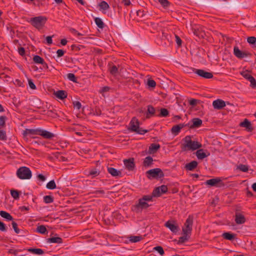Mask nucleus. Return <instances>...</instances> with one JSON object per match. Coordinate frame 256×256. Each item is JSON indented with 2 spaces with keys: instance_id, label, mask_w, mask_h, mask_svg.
<instances>
[{
  "instance_id": "25",
  "label": "nucleus",
  "mask_w": 256,
  "mask_h": 256,
  "mask_svg": "<svg viewBox=\"0 0 256 256\" xmlns=\"http://www.w3.org/2000/svg\"><path fill=\"white\" fill-rule=\"evenodd\" d=\"M24 250H27L28 252H31L32 254H44V250L41 248H29L28 249H24Z\"/></svg>"
},
{
  "instance_id": "56",
  "label": "nucleus",
  "mask_w": 256,
  "mask_h": 256,
  "mask_svg": "<svg viewBox=\"0 0 256 256\" xmlns=\"http://www.w3.org/2000/svg\"><path fill=\"white\" fill-rule=\"evenodd\" d=\"M248 81L250 82V86L252 88H256V80L253 76Z\"/></svg>"
},
{
  "instance_id": "60",
  "label": "nucleus",
  "mask_w": 256,
  "mask_h": 256,
  "mask_svg": "<svg viewBox=\"0 0 256 256\" xmlns=\"http://www.w3.org/2000/svg\"><path fill=\"white\" fill-rule=\"evenodd\" d=\"M64 52H65L62 50H60V49L56 51L58 57L60 58V57L62 56H64Z\"/></svg>"
},
{
  "instance_id": "63",
  "label": "nucleus",
  "mask_w": 256,
  "mask_h": 256,
  "mask_svg": "<svg viewBox=\"0 0 256 256\" xmlns=\"http://www.w3.org/2000/svg\"><path fill=\"white\" fill-rule=\"evenodd\" d=\"M198 100L196 99H192L189 101L190 105L194 106L197 104Z\"/></svg>"
},
{
  "instance_id": "43",
  "label": "nucleus",
  "mask_w": 256,
  "mask_h": 256,
  "mask_svg": "<svg viewBox=\"0 0 256 256\" xmlns=\"http://www.w3.org/2000/svg\"><path fill=\"white\" fill-rule=\"evenodd\" d=\"M247 42L250 44H254L256 47V38L254 36H250L247 38Z\"/></svg>"
},
{
  "instance_id": "29",
  "label": "nucleus",
  "mask_w": 256,
  "mask_h": 256,
  "mask_svg": "<svg viewBox=\"0 0 256 256\" xmlns=\"http://www.w3.org/2000/svg\"><path fill=\"white\" fill-rule=\"evenodd\" d=\"M47 242L50 243L62 244V240L60 237H52L47 239Z\"/></svg>"
},
{
  "instance_id": "28",
  "label": "nucleus",
  "mask_w": 256,
  "mask_h": 256,
  "mask_svg": "<svg viewBox=\"0 0 256 256\" xmlns=\"http://www.w3.org/2000/svg\"><path fill=\"white\" fill-rule=\"evenodd\" d=\"M39 128L37 129H28L26 128L24 131L23 135L26 136L28 134H38V135Z\"/></svg>"
},
{
  "instance_id": "46",
  "label": "nucleus",
  "mask_w": 256,
  "mask_h": 256,
  "mask_svg": "<svg viewBox=\"0 0 256 256\" xmlns=\"http://www.w3.org/2000/svg\"><path fill=\"white\" fill-rule=\"evenodd\" d=\"M154 250L157 251L161 256L164 254L163 248L161 246H157L154 248Z\"/></svg>"
},
{
  "instance_id": "8",
  "label": "nucleus",
  "mask_w": 256,
  "mask_h": 256,
  "mask_svg": "<svg viewBox=\"0 0 256 256\" xmlns=\"http://www.w3.org/2000/svg\"><path fill=\"white\" fill-rule=\"evenodd\" d=\"M150 206V205L144 200L142 199H139L138 202L136 205L133 206V210L136 212H138L140 210L142 209H145Z\"/></svg>"
},
{
  "instance_id": "13",
  "label": "nucleus",
  "mask_w": 256,
  "mask_h": 256,
  "mask_svg": "<svg viewBox=\"0 0 256 256\" xmlns=\"http://www.w3.org/2000/svg\"><path fill=\"white\" fill-rule=\"evenodd\" d=\"M124 163L126 168L128 170H133L135 168V164L134 158L125 159L124 160Z\"/></svg>"
},
{
  "instance_id": "58",
  "label": "nucleus",
  "mask_w": 256,
  "mask_h": 256,
  "mask_svg": "<svg viewBox=\"0 0 256 256\" xmlns=\"http://www.w3.org/2000/svg\"><path fill=\"white\" fill-rule=\"evenodd\" d=\"M0 230L2 232L6 231V224L0 220Z\"/></svg>"
},
{
  "instance_id": "40",
  "label": "nucleus",
  "mask_w": 256,
  "mask_h": 256,
  "mask_svg": "<svg viewBox=\"0 0 256 256\" xmlns=\"http://www.w3.org/2000/svg\"><path fill=\"white\" fill-rule=\"evenodd\" d=\"M99 6H100V9L103 10H108L110 8L108 4L104 0H102L99 4Z\"/></svg>"
},
{
  "instance_id": "55",
  "label": "nucleus",
  "mask_w": 256,
  "mask_h": 256,
  "mask_svg": "<svg viewBox=\"0 0 256 256\" xmlns=\"http://www.w3.org/2000/svg\"><path fill=\"white\" fill-rule=\"evenodd\" d=\"M148 85L149 87L154 88L156 86V82L152 80H148Z\"/></svg>"
},
{
  "instance_id": "32",
  "label": "nucleus",
  "mask_w": 256,
  "mask_h": 256,
  "mask_svg": "<svg viewBox=\"0 0 256 256\" xmlns=\"http://www.w3.org/2000/svg\"><path fill=\"white\" fill-rule=\"evenodd\" d=\"M100 174V170H98L96 168H92L90 170L89 172L88 176H91L92 178H94L98 176Z\"/></svg>"
},
{
  "instance_id": "22",
  "label": "nucleus",
  "mask_w": 256,
  "mask_h": 256,
  "mask_svg": "<svg viewBox=\"0 0 256 256\" xmlns=\"http://www.w3.org/2000/svg\"><path fill=\"white\" fill-rule=\"evenodd\" d=\"M192 124L190 126H188L190 128H198L202 124V120L199 118H194L192 119Z\"/></svg>"
},
{
  "instance_id": "14",
  "label": "nucleus",
  "mask_w": 256,
  "mask_h": 256,
  "mask_svg": "<svg viewBox=\"0 0 256 256\" xmlns=\"http://www.w3.org/2000/svg\"><path fill=\"white\" fill-rule=\"evenodd\" d=\"M38 135L48 140L52 139L54 136V134L53 133L40 128H39Z\"/></svg>"
},
{
  "instance_id": "51",
  "label": "nucleus",
  "mask_w": 256,
  "mask_h": 256,
  "mask_svg": "<svg viewBox=\"0 0 256 256\" xmlns=\"http://www.w3.org/2000/svg\"><path fill=\"white\" fill-rule=\"evenodd\" d=\"M12 228H14L15 232L16 234H19L20 232V230L18 227V224L15 222H12Z\"/></svg>"
},
{
  "instance_id": "45",
  "label": "nucleus",
  "mask_w": 256,
  "mask_h": 256,
  "mask_svg": "<svg viewBox=\"0 0 256 256\" xmlns=\"http://www.w3.org/2000/svg\"><path fill=\"white\" fill-rule=\"evenodd\" d=\"M238 169L240 170H241L242 172H246L248 171V166L246 165H245V164H240L238 166Z\"/></svg>"
},
{
  "instance_id": "4",
  "label": "nucleus",
  "mask_w": 256,
  "mask_h": 256,
  "mask_svg": "<svg viewBox=\"0 0 256 256\" xmlns=\"http://www.w3.org/2000/svg\"><path fill=\"white\" fill-rule=\"evenodd\" d=\"M17 176L21 180L30 179L32 176V173L30 168L26 166H21L16 171Z\"/></svg>"
},
{
  "instance_id": "26",
  "label": "nucleus",
  "mask_w": 256,
  "mask_h": 256,
  "mask_svg": "<svg viewBox=\"0 0 256 256\" xmlns=\"http://www.w3.org/2000/svg\"><path fill=\"white\" fill-rule=\"evenodd\" d=\"M160 148V145L159 144H156L152 143V144L148 148V153L152 154L155 153Z\"/></svg>"
},
{
  "instance_id": "61",
  "label": "nucleus",
  "mask_w": 256,
  "mask_h": 256,
  "mask_svg": "<svg viewBox=\"0 0 256 256\" xmlns=\"http://www.w3.org/2000/svg\"><path fill=\"white\" fill-rule=\"evenodd\" d=\"M28 85L32 89V90L36 89V86L34 84L32 80H28Z\"/></svg>"
},
{
  "instance_id": "16",
  "label": "nucleus",
  "mask_w": 256,
  "mask_h": 256,
  "mask_svg": "<svg viewBox=\"0 0 256 256\" xmlns=\"http://www.w3.org/2000/svg\"><path fill=\"white\" fill-rule=\"evenodd\" d=\"M240 126L245 128L248 132H251L254 130V128L250 122L246 118L244 119L242 122L240 124Z\"/></svg>"
},
{
  "instance_id": "17",
  "label": "nucleus",
  "mask_w": 256,
  "mask_h": 256,
  "mask_svg": "<svg viewBox=\"0 0 256 256\" xmlns=\"http://www.w3.org/2000/svg\"><path fill=\"white\" fill-rule=\"evenodd\" d=\"M235 222L238 224H243L246 222L244 216L238 212H236L235 214Z\"/></svg>"
},
{
  "instance_id": "3",
  "label": "nucleus",
  "mask_w": 256,
  "mask_h": 256,
  "mask_svg": "<svg viewBox=\"0 0 256 256\" xmlns=\"http://www.w3.org/2000/svg\"><path fill=\"white\" fill-rule=\"evenodd\" d=\"M47 18L44 16H38L31 18L28 22L37 29L41 28L46 24Z\"/></svg>"
},
{
  "instance_id": "49",
  "label": "nucleus",
  "mask_w": 256,
  "mask_h": 256,
  "mask_svg": "<svg viewBox=\"0 0 256 256\" xmlns=\"http://www.w3.org/2000/svg\"><path fill=\"white\" fill-rule=\"evenodd\" d=\"M241 74L242 76L244 78L247 80H249L252 78L250 74H248L247 72H241Z\"/></svg>"
},
{
  "instance_id": "12",
  "label": "nucleus",
  "mask_w": 256,
  "mask_h": 256,
  "mask_svg": "<svg viewBox=\"0 0 256 256\" xmlns=\"http://www.w3.org/2000/svg\"><path fill=\"white\" fill-rule=\"evenodd\" d=\"M164 226L174 233L177 232L179 230L178 226L174 221L168 220L165 223Z\"/></svg>"
},
{
  "instance_id": "6",
  "label": "nucleus",
  "mask_w": 256,
  "mask_h": 256,
  "mask_svg": "<svg viewBox=\"0 0 256 256\" xmlns=\"http://www.w3.org/2000/svg\"><path fill=\"white\" fill-rule=\"evenodd\" d=\"M193 224V217L189 216L182 228V232L184 234H190L192 230V226Z\"/></svg>"
},
{
  "instance_id": "1",
  "label": "nucleus",
  "mask_w": 256,
  "mask_h": 256,
  "mask_svg": "<svg viewBox=\"0 0 256 256\" xmlns=\"http://www.w3.org/2000/svg\"><path fill=\"white\" fill-rule=\"evenodd\" d=\"M184 143L182 145V151L194 150L202 147L200 143L197 141H192L190 136H186L184 139Z\"/></svg>"
},
{
  "instance_id": "5",
  "label": "nucleus",
  "mask_w": 256,
  "mask_h": 256,
  "mask_svg": "<svg viewBox=\"0 0 256 256\" xmlns=\"http://www.w3.org/2000/svg\"><path fill=\"white\" fill-rule=\"evenodd\" d=\"M146 175L148 179L161 178L164 176V172L160 168H155L148 170Z\"/></svg>"
},
{
  "instance_id": "42",
  "label": "nucleus",
  "mask_w": 256,
  "mask_h": 256,
  "mask_svg": "<svg viewBox=\"0 0 256 256\" xmlns=\"http://www.w3.org/2000/svg\"><path fill=\"white\" fill-rule=\"evenodd\" d=\"M110 72L111 74L115 76L118 72V68L115 65H113L109 68Z\"/></svg>"
},
{
  "instance_id": "36",
  "label": "nucleus",
  "mask_w": 256,
  "mask_h": 256,
  "mask_svg": "<svg viewBox=\"0 0 256 256\" xmlns=\"http://www.w3.org/2000/svg\"><path fill=\"white\" fill-rule=\"evenodd\" d=\"M33 60L36 64H44V60L38 55H36L34 56Z\"/></svg>"
},
{
  "instance_id": "10",
  "label": "nucleus",
  "mask_w": 256,
  "mask_h": 256,
  "mask_svg": "<svg viewBox=\"0 0 256 256\" xmlns=\"http://www.w3.org/2000/svg\"><path fill=\"white\" fill-rule=\"evenodd\" d=\"M195 73L204 78L210 79L213 78V74L212 72H206L204 70L197 69L196 70Z\"/></svg>"
},
{
  "instance_id": "48",
  "label": "nucleus",
  "mask_w": 256,
  "mask_h": 256,
  "mask_svg": "<svg viewBox=\"0 0 256 256\" xmlns=\"http://www.w3.org/2000/svg\"><path fill=\"white\" fill-rule=\"evenodd\" d=\"M67 77L69 79V80L73 82H76V78L74 74L69 73L67 74Z\"/></svg>"
},
{
  "instance_id": "39",
  "label": "nucleus",
  "mask_w": 256,
  "mask_h": 256,
  "mask_svg": "<svg viewBox=\"0 0 256 256\" xmlns=\"http://www.w3.org/2000/svg\"><path fill=\"white\" fill-rule=\"evenodd\" d=\"M36 232L42 234H44L47 232V230L44 226L40 225L37 227Z\"/></svg>"
},
{
  "instance_id": "59",
  "label": "nucleus",
  "mask_w": 256,
  "mask_h": 256,
  "mask_svg": "<svg viewBox=\"0 0 256 256\" xmlns=\"http://www.w3.org/2000/svg\"><path fill=\"white\" fill-rule=\"evenodd\" d=\"M74 106V108H76L78 110H80L82 106L81 104L78 101H75L73 102Z\"/></svg>"
},
{
  "instance_id": "57",
  "label": "nucleus",
  "mask_w": 256,
  "mask_h": 256,
  "mask_svg": "<svg viewBox=\"0 0 256 256\" xmlns=\"http://www.w3.org/2000/svg\"><path fill=\"white\" fill-rule=\"evenodd\" d=\"M93 194L97 195L98 197H99V195H104V190H95L92 192Z\"/></svg>"
},
{
  "instance_id": "30",
  "label": "nucleus",
  "mask_w": 256,
  "mask_h": 256,
  "mask_svg": "<svg viewBox=\"0 0 256 256\" xmlns=\"http://www.w3.org/2000/svg\"><path fill=\"white\" fill-rule=\"evenodd\" d=\"M222 236L226 240H232L235 238L236 234L230 232H224Z\"/></svg>"
},
{
  "instance_id": "37",
  "label": "nucleus",
  "mask_w": 256,
  "mask_h": 256,
  "mask_svg": "<svg viewBox=\"0 0 256 256\" xmlns=\"http://www.w3.org/2000/svg\"><path fill=\"white\" fill-rule=\"evenodd\" d=\"M169 114L168 110L165 108H162L160 110V114L158 115L160 117H166Z\"/></svg>"
},
{
  "instance_id": "38",
  "label": "nucleus",
  "mask_w": 256,
  "mask_h": 256,
  "mask_svg": "<svg viewBox=\"0 0 256 256\" xmlns=\"http://www.w3.org/2000/svg\"><path fill=\"white\" fill-rule=\"evenodd\" d=\"M46 188L48 190H54L56 188V184L54 180L50 181L46 186Z\"/></svg>"
},
{
  "instance_id": "52",
  "label": "nucleus",
  "mask_w": 256,
  "mask_h": 256,
  "mask_svg": "<svg viewBox=\"0 0 256 256\" xmlns=\"http://www.w3.org/2000/svg\"><path fill=\"white\" fill-rule=\"evenodd\" d=\"M22 252L20 250H14V249H10L8 250V252L10 254H14L15 256H18L20 252Z\"/></svg>"
},
{
  "instance_id": "19",
  "label": "nucleus",
  "mask_w": 256,
  "mask_h": 256,
  "mask_svg": "<svg viewBox=\"0 0 256 256\" xmlns=\"http://www.w3.org/2000/svg\"><path fill=\"white\" fill-rule=\"evenodd\" d=\"M207 153L208 154H206L204 152L203 149H199L196 152V154L198 159L202 160L210 155V153L209 152H207Z\"/></svg>"
},
{
  "instance_id": "21",
  "label": "nucleus",
  "mask_w": 256,
  "mask_h": 256,
  "mask_svg": "<svg viewBox=\"0 0 256 256\" xmlns=\"http://www.w3.org/2000/svg\"><path fill=\"white\" fill-rule=\"evenodd\" d=\"M147 108L148 109L146 112V118H150V117L154 116L156 113V110L154 108L152 105H148Z\"/></svg>"
},
{
  "instance_id": "64",
  "label": "nucleus",
  "mask_w": 256,
  "mask_h": 256,
  "mask_svg": "<svg viewBox=\"0 0 256 256\" xmlns=\"http://www.w3.org/2000/svg\"><path fill=\"white\" fill-rule=\"evenodd\" d=\"M38 180L42 181V182H44L46 178L45 177V176H44L43 174H39L38 175Z\"/></svg>"
},
{
  "instance_id": "47",
  "label": "nucleus",
  "mask_w": 256,
  "mask_h": 256,
  "mask_svg": "<svg viewBox=\"0 0 256 256\" xmlns=\"http://www.w3.org/2000/svg\"><path fill=\"white\" fill-rule=\"evenodd\" d=\"M6 117L4 116H0V126L4 127L6 125Z\"/></svg>"
},
{
  "instance_id": "9",
  "label": "nucleus",
  "mask_w": 256,
  "mask_h": 256,
  "mask_svg": "<svg viewBox=\"0 0 256 256\" xmlns=\"http://www.w3.org/2000/svg\"><path fill=\"white\" fill-rule=\"evenodd\" d=\"M168 191L167 186L162 185L160 186L155 188L152 192V196L154 197H159L162 194H165Z\"/></svg>"
},
{
  "instance_id": "31",
  "label": "nucleus",
  "mask_w": 256,
  "mask_h": 256,
  "mask_svg": "<svg viewBox=\"0 0 256 256\" xmlns=\"http://www.w3.org/2000/svg\"><path fill=\"white\" fill-rule=\"evenodd\" d=\"M0 216L8 220H12V216L8 212L4 210L0 211Z\"/></svg>"
},
{
  "instance_id": "53",
  "label": "nucleus",
  "mask_w": 256,
  "mask_h": 256,
  "mask_svg": "<svg viewBox=\"0 0 256 256\" xmlns=\"http://www.w3.org/2000/svg\"><path fill=\"white\" fill-rule=\"evenodd\" d=\"M0 140H6V132L3 130H0Z\"/></svg>"
},
{
  "instance_id": "62",
  "label": "nucleus",
  "mask_w": 256,
  "mask_h": 256,
  "mask_svg": "<svg viewBox=\"0 0 256 256\" xmlns=\"http://www.w3.org/2000/svg\"><path fill=\"white\" fill-rule=\"evenodd\" d=\"M18 54L22 56H24L25 54V50L22 47H20L18 48Z\"/></svg>"
},
{
  "instance_id": "15",
  "label": "nucleus",
  "mask_w": 256,
  "mask_h": 256,
  "mask_svg": "<svg viewBox=\"0 0 256 256\" xmlns=\"http://www.w3.org/2000/svg\"><path fill=\"white\" fill-rule=\"evenodd\" d=\"M189 124H180L177 125L173 126L171 129V132L172 134L175 135H177L180 132L181 129L185 126H188Z\"/></svg>"
},
{
  "instance_id": "20",
  "label": "nucleus",
  "mask_w": 256,
  "mask_h": 256,
  "mask_svg": "<svg viewBox=\"0 0 256 256\" xmlns=\"http://www.w3.org/2000/svg\"><path fill=\"white\" fill-rule=\"evenodd\" d=\"M108 173L110 174L112 176H122V172L120 170H118L114 168L108 167Z\"/></svg>"
},
{
  "instance_id": "50",
  "label": "nucleus",
  "mask_w": 256,
  "mask_h": 256,
  "mask_svg": "<svg viewBox=\"0 0 256 256\" xmlns=\"http://www.w3.org/2000/svg\"><path fill=\"white\" fill-rule=\"evenodd\" d=\"M158 1L164 8H167L170 4V3L168 0H158Z\"/></svg>"
},
{
  "instance_id": "23",
  "label": "nucleus",
  "mask_w": 256,
  "mask_h": 256,
  "mask_svg": "<svg viewBox=\"0 0 256 256\" xmlns=\"http://www.w3.org/2000/svg\"><path fill=\"white\" fill-rule=\"evenodd\" d=\"M198 163L196 160H193L185 165V168L187 170H193L198 166Z\"/></svg>"
},
{
  "instance_id": "33",
  "label": "nucleus",
  "mask_w": 256,
  "mask_h": 256,
  "mask_svg": "<svg viewBox=\"0 0 256 256\" xmlns=\"http://www.w3.org/2000/svg\"><path fill=\"white\" fill-rule=\"evenodd\" d=\"M190 234H184V236H180L179 238V240L178 242V244H182L186 242V241L188 240L190 238Z\"/></svg>"
},
{
  "instance_id": "24",
  "label": "nucleus",
  "mask_w": 256,
  "mask_h": 256,
  "mask_svg": "<svg viewBox=\"0 0 256 256\" xmlns=\"http://www.w3.org/2000/svg\"><path fill=\"white\" fill-rule=\"evenodd\" d=\"M54 95L60 100H64L67 97V93L65 90H58L54 93Z\"/></svg>"
},
{
  "instance_id": "41",
  "label": "nucleus",
  "mask_w": 256,
  "mask_h": 256,
  "mask_svg": "<svg viewBox=\"0 0 256 256\" xmlns=\"http://www.w3.org/2000/svg\"><path fill=\"white\" fill-rule=\"evenodd\" d=\"M10 194L12 196L15 200H17L20 197V192L17 190H10Z\"/></svg>"
},
{
  "instance_id": "18",
  "label": "nucleus",
  "mask_w": 256,
  "mask_h": 256,
  "mask_svg": "<svg viewBox=\"0 0 256 256\" xmlns=\"http://www.w3.org/2000/svg\"><path fill=\"white\" fill-rule=\"evenodd\" d=\"M212 106L214 108L220 110L226 106V104L224 100L218 99L213 102Z\"/></svg>"
},
{
  "instance_id": "2",
  "label": "nucleus",
  "mask_w": 256,
  "mask_h": 256,
  "mask_svg": "<svg viewBox=\"0 0 256 256\" xmlns=\"http://www.w3.org/2000/svg\"><path fill=\"white\" fill-rule=\"evenodd\" d=\"M128 130L130 132H135L140 134H144L148 132V130H144L140 127V122L136 117L132 118Z\"/></svg>"
},
{
  "instance_id": "35",
  "label": "nucleus",
  "mask_w": 256,
  "mask_h": 256,
  "mask_svg": "<svg viewBox=\"0 0 256 256\" xmlns=\"http://www.w3.org/2000/svg\"><path fill=\"white\" fill-rule=\"evenodd\" d=\"M94 22H95L96 24L97 25V26L99 28L102 29L104 28V24L102 21L101 18H96L94 19Z\"/></svg>"
},
{
  "instance_id": "54",
  "label": "nucleus",
  "mask_w": 256,
  "mask_h": 256,
  "mask_svg": "<svg viewBox=\"0 0 256 256\" xmlns=\"http://www.w3.org/2000/svg\"><path fill=\"white\" fill-rule=\"evenodd\" d=\"M152 197H154L152 195V196H149V195H145V196H144L142 198H141L140 199H142V200H144V201H152Z\"/></svg>"
},
{
  "instance_id": "34",
  "label": "nucleus",
  "mask_w": 256,
  "mask_h": 256,
  "mask_svg": "<svg viewBox=\"0 0 256 256\" xmlns=\"http://www.w3.org/2000/svg\"><path fill=\"white\" fill-rule=\"evenodd\" d=\"M128 238H129V240L131 242H136L140 241L142 239V236H130L128 237Z\"/></svg>"
},
{
  "instance_id": "7",
  "label": "nucleus",
  "mask_w": 256,
  "mask_h": 256,
  "mask_svg": "<svg viewBox=\"0 0 256 256\" xmlns=\"http://www.w3.org/2000/svg\"><path fill=\"white\" fill-rule=\"evenodd\" d=\"M205 184L211 186L221 187L224 186V183L220 178H216L207 180Z\"/></svg>"
},
{
  "instance_id": "44",
  "label": "nucleus",
  "mask_w": 256,
  "mask_h": 256,
  "mask_svg": "<svg viewBox=\"0 0 256 256\" xmlns=\"http://www.w3.org/2000/svg\"><path fill=\"white\" fill-rule=\"evenodd\" d=\"M44 200L46 204H50L53 202L54 198L51 196H46L44 197Z\"/></svg>"
},
{
  "instance_id": "11",
  "label": "nucleus",
  "mask_w": 256,
  "mask_h": 256,
  "mask_svg": "<svg viewBox=\"0 0 256 256\" xmlns=\"http://www.w3.org/2000/svg\"><path fill=\"white\" fill-rule=\"evenodd\" d=\"M234 56L238 58H242L251 55V54L249 52H246L241 51L238 46L234 47Z\"/></svg>"
},
{
  "instance_id": "27",
  "label": "nucleus",
  "mask_w": 256,
  "mask_h": 256,
  "mask_svg": "<svg viewBox=\"0 0 256 256\" xmlns=\"http://www.w3.org/2000/svg\"><path fill=\"white\" fill-rule=\"evenodd\" d=\"M154 160L152 157L148 156L146 157L143 162V166L144 167H150L153 164Z\"/></svg>"
}]
</instances>
